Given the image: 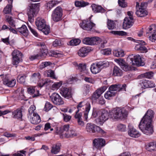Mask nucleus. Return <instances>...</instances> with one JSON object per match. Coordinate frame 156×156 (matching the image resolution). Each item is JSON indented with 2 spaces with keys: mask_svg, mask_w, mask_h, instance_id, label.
I'll return each mask as SVG.
<instances>
[{
  "mask_svg": "<svg viewBox=\"0 0 156 156\" xmlns=\"http://www.w3.org/2000/svg\"><path fill=\"white\" fill-rule=\"evenodd\" d=\"M139 127L142 133L146 135H150L154 132L151 122L141 120L139 124Z\"/></svg>",
  "mask_w": 156,
  "mask_h": 156,
  "instance_id": "nucleus-1",
  "label": "nucleus"
},
{
  "mask_svg": "<svg viewBox=\"0 0 156 156\" xmlns=\"http://www.w3.org/2000/svg\"><path fill=\"white\" fill-rule=\"evenodd\" d=\"M110 115L114 119H122L127 117V112L124 108H117L112 111Z\"/></svg>",
  "mask_w": 156,
  "mask_h": 156,
  "instance_id": "nucleus-2",
  "label": "nucleus"
},
{
  "mask_svg": "<svg viewBox=\"0 0 156 156\" xmlns=\"http://www.w3.org/2000/svg\"><path fill=\"white\" fill-rule=\"evenodd\" d=\"M39 5L38 3L30 4L28 8L27 14L28 20L30 22L34 21V17L36 16L39 10Z\"/></svg>",
  "mask_w": 156,
  "mask_h": 156,
  "instance_id": "nucleus-3",
  "label": "nucleus"
},
{
  "mask_svg": "<svg viewBox=\"0 0 156 156\" xmlns=\"http://www.w3.org/2000/svg\"><path fill=\"white\" fill-rule=\"evenodd\" d=\"M109 65V63L107 61L99 62L92 64L91 66L90 70L93 73L96 74L99 72L102 69L108 66Z\"/></svg>",
  "mask_w": 156,
  "mask_h": 156,
  "instance_id": "nucleus-4",
  "label": "nucleus"
},
{
  "mask_svg": "<svg viewBox=\"0 0 156 156\" xmlns=\"http://www.w3.org/2000/svg\"><path fill=\"white\" fill-rule=\"evenodd\" d=\"M147 4V2H144L142 3L140 5L138 2H136V14L138 16L143 17L148 14V12L146 9Z\"/></svg>",
  "mask_w": 156,
  "mask_h": 156,
  "instance_id": "nucleus-5",
  "label": "nucleus"
},
{
  "mask_svg": "<svg viewBox=\"0 0 156 156\" xmlns=\"http://www.w3.org/2000/svg\"><path fill=\"white\" fill-rule=\"evenodd\" d=\"M77 112L82 110H84L83 111L85 119L87 120L88 118V115L90 109V105L89 103H87L86 104L84 102H80L77 105Z\"/></svg>",
  "mask_w": 156,
  "mask_h": 156,
  "instance_id": "nucleus-6",
  "label": "nucleus"
},
{
  "mask_svg": "<svg viewBox=\"0 0 156 156\" xmlns=\"http://www.w3.org/2000/svg\"><path fill=\"white\" fill-rule=\"evenodd\" d=\"M86 130L87 132L90 133H95L96 132L102 134L105 133L100 127L90 123H87L86 125Z\"/></svg>",
  "mask_w": 156,
  "mask_h": 156,
  "instance_id": "nucleus-7",
  "label": "nucleus"
},
{
  "mask_svg": "<svg viewBox=\"0 0 156 156\" xmlns=\"http://www.w3.org/2000/svg\"><path fill=\"white\" fill-rule=\"evenodd\" d=\"M62 16V9L60 6H58L53 11L51 19L53 21L57 22L61 20Z\"/></svg>",
  "mask_w": 156,
  "mask_h": 156,
  "instance_id": "nucleus-8",
  "label": "nucleus"
},
{
  "mask_svg": "<svg viewBox=\"0 0 156 156\" xmlns=\"http://www.w3.org/2000/svg\"><path fill=\"white\" fill-rule=\"evenodd\" d=\"M12 63L14 65H17L22 61V54L19 51L15 50L12 53Z\"/></svg>",
  "mask_w": 156,
  "mask_h": 156,
  "instance_id": "nucleus-9",
  "label": "nucleus"
},
{
  "mask_svg": "<svg viewBox=\"0 0 156 156\" xmlns=\"http://www.w3.org/2000/svg\"><path fill=\"white\" fill-rule=\"evenodd\" d=\"M69 125H66L61 128L58 133L61 138L64 137L68 138L70 137L73 134L69 133Z\"/></svg>",
  "mask_w": 156,
  "mask_h": 156,
  "instance_id": "nucleus-10",
  "label": "nucleus"
},
{
  "mask_svg": "<svg viewBox=\"0 0 156 156\" xmlns=\"http://www.w3.org/2000/svg\"><path fill=\"white\" fill-rule=\"evenodd\" d=\"M132 65H136L138 66H143L144 63L141 57L137 55L133 56V57L130 58Z\"/></svg>",
  "mask_w": 156,
  "mask_h": 156,
  "instance_id": "nucleus-11",
  "label": "nucleus"
},
{
  "mask_svg": "<svg viewBox=\"0 0 156 156\" xmlns=\"http://www.w3.org/2000/svg\"><path fill=\"white\" fill-rule=\"evenodd\" d=\"M52 101L55 105H61L63 104L64 102L61 96L57 93H54L50 96Z\"/></svg>",
  "mask_w": 156,
  "mask_h": 156,
  "instance_id": "nucleus-12",
  "label": "nucleus"
},
{
  "mask_svg": "<svg viewBox=\"0 0 156 156\" xmlns=\"http://www.w3.org/2000/svg\"><path fill=\"white\" fill-rule=\"evenodd\" d=\"M108 112L106 111H103L102 112L101 115L95 120L97 123L99 125H102L108 119Z\"/></svg>",
  "mask_w": 156,
  "mask_h": 156,
  "instance_id": "nucleus-13",
  "label": "nucleus"
},
{
  "mask_svg": "<svg viewBox=\"0 0 156 156\" xmlns=\"http://www.w3.org/2000/svg\"><path fill=\"white\" fill-rule=\"evenodd\" d=\"M80 26L84 30L90 31L95 26V24L89 20H87L83 21V22L80 24Z\"/></svg>",
  "mask_w": 156,
  "mask_h": 156,
  "instance_id": "nucleus-14",
  "label": "nucleus"
},
{
  "mask_svg": "<svg viewBox=\"0 0 156 156\" xmlns=\"http://www.w3.org/2000/svg\"><path fill=\"white\" fill-rule=\"evenodd\" d=\"M107 87L104 86L97 89L93 94L92 97V100L93 101H96L101 96V94L104 92Z\"/></svg>",
  "mask_w": 156,
  "mask_h": 156,
  "instance_id": "nucleus-15",
  "label": "nucleus"
},
{
  "mask_svg": "<svg viewBox=\"0 0 156 156\" xmlns=\"http://www.w3.org/2000/svg\"><path fill=\"white\" fill-rule=\"evenodd\" d=\"M100 40V38L98 37H86L83 39L82 42L83 44L87 45H94Z\"/></svg>",
  "mask_w": 156,
  "mask_h": 156,
  "instance_id": "nucleus-16",
  "label": "nucleus"
},
{
  "mask_svg": "<svg viewBox=\"0 0 156 156\" xmlns=\"http://www.w3.org/2000/svg\"><path fill=\"white\" fill-rule=\"evenodd\" d=\"M148 29V31L147 32V33L151 34V35L149 36V39L152 42H154L156 40V34H155L156 31V25L155 24L152 25Z\"/></svg>",
  "mask_w": 156,
  "mask_h": 156,
  "instance_id": "nucleus-17",
  "label": "nucleus"
},
{
  "mask_svg": "<svg viewBox=\"0 0 156 156\" xmlns=\"http://www.w3.org/2000/svg\"><path fill=\"white\" fill-rule=\"evenodd\" d=\"M126 87V85L125 84L112 85L109 88V90L114 92L116 91H125Z\"/></svg>",
  "mask_w": 156,
  "mask_h": 156,
  "instance_id": "nucleus-18",
  "label": "nucleus"
},
{
  "mask_svg": "<svg viewBox=\"0 0 156 156\" xmlns=\"http://www.w3.org/2000/svg\"><path fill=\"white\" fill-rule=\"evenodd\" d=\"M128 127V134L130 136L133 137L137 138L140 136V133L133 127L131 124H129Z\"/></svg>",
  "mask_w": 156,
  "mask_h": 156,
  "instance_id": "nucleus-19",
  "label": "nucleus"
},
{
  "mask_svg": "<svg viewBox=\"0 0 156 156\" xmlns=\"http://www.w3.org/2000/svg\"><path fill=\"white\" fill-rule=\"evenodd\" d=\"M114 61L121 66L124 71H127L131 69L130 66L126 63L125 61L122 58L115 59Z\"/></svg>",
  "mask_w": 156,
  "mask_h": 156,
  "instance_id": "nucleus-20",
  "label": "nucleus"
},
{
  "mask_svg": "<svg viewBox=\"0 0 156 156\" xmlns=\"http://www.w3.org/2000/svg\"><path fill=\"white\" fill-rule=\"evenodd\" d=\"M30 122L34 124H37L41 121L40 116L37 113H33L32 115H28Z\"/></svg>",
  "mask_w": 156,
  "mask_h": 156,
  "instance_id": "nucleus-21",
  "label": "nucleus"
},
{
  "mask_svg": "<svg viewBox=\"0 0 156 156\" xmlns=\"http://www.w3.org/2000/svg\"><path fill=\"white\" fill-rule=\"evenodd\" d=\"M105 140L103 139H95L93 141V144L94 148L97 149L101 148L105 145Z\"/></svg>",
  "mask_w": 156,
  "mask_h": 156,
  "instance_id": "nucleus-22",
  "label": "nucleus"
},
{
  "mask_svg": "<svg viewBox=\"0 0 156 156\" xmlns=\"http://www.w3.org/2000/svg\"><path fill=\"white\" fill-rule=\"evenodd\" d=\"M3 83L4 85L9 87H12L16 83V80L15 79L10 80L8 75H6L3 78Z\"/></svg>",
  "mask_w": 156,
  "mask_h": 156,
  "instance_id": "nucleus-23",
  "label": "nucleus"
},
{
  "mask_svg": "<svg viewBox=\"0 0 156 156\" xmlns=\"http://www.w3.org/2000/svg\"><path fill=\"white\" fill-rule=\"evenodd\" d=\"M60 93L65 98L69 99L72 97L71 90L67 87H62L61 89Z\"/></svg>",
  "mask_w": 156,
  "mask_h": 156,
  "instance_id": "nucleus-24",
  "label": "nucleus"
},
{
  "mask_svg": "<svg viewBox=\"0 0 156 156\" xmlns=\"http://www.w3.org/2000/svg\"><path fill=\"white\" fill-rule=\"evenodd\" d=\"M89 47H83L81 48L78 51L77 54L79 56L84 57L87 56L90 51Z\"/></svg>",
  "mask_w": 156,
  "mask_h": 156,
  "instance_id": "nucleus-25",
  "label": "nucleus"
},
{
  "mask_svg": "<svg viewBox=\"0 0 156 156\" xmlns=\"http://www.w3.org/2000/svg\"><path fill=\"white\" fill-rule=\"evenodd\" d=\"M154 113L152 110H148L141 120L147 121V122H152V118L154 117Z\"/></svg>",
  "mask_w": 156,
  "mask_h": 156,
  "instance_id": "nucleus-26",
  "label": "nucleus"
},
{
  "mask_svg": "<svg viewBox=\"0 0 156 156\" xmlns=\"http://www.w3.org/2000/svg\"><path fill=\"white\" fill-rule=\"evenodd\" d=\"M35 23L37 28L39 30H41V29L44 28L46 25L44 20L41 17H38L37 18Z\"/></svg>",
  "mask_w": 156,
  "mask_h": 156,
  "instance_id": "nucleus-27",
  "label": "nucleus"
},
{
  "mask_svg": "<svg viewBox=\"0 0 156 156\" xmlns=\"http://www.w3.org/2000/svg\"><path fill=\"white\" fill-rule=\"evenodd\" d=\"M12 117L14 119L21 120L22 113L21 109L18 108L14 110L12 112Z\"/></svg>",
  "mask_w": 156,
  "mask_h": 156,
  "instance_id": "nucleus-28",
  "label": "nucleus"
},
{
  "mask_svg": "<svg viewBox=\"0 0 156 156\" xmlns=\"http://www.w3.org/2000/svg\"><path fill=\"white\" fill-rule=\"evenodd\" d=\"M133 23V20H130L128 17H126L124 20L123 23V27L124 29H127L130 28Z\"/></svg>",
  "mask_w": 156,
  "mask_h": 156,
  "instance_id": "nucleus-29",
  "label": "nucleus"
},
{
  "mask_svg": "<svg viewBox=\"0 0 156 156\" xmlns=\"http://www.w3.org/2000/svg\"><path fill=\"white\" fill-rule=\"evenodd\" d=\"M17 31L23 35L27 37L29 34V31L27 27L25 25H23L21 27L17 28Z\"/></svg>",
  "mask_w": 156,
  "mask_h": 156,
  "instance_id": "nucleus-30",
  "label": "nucleus"
},
{
  "mask_svg": "<svg viewBox=\"0 0 156 156\" xmlns=\"http://www.w3.org/2000/svg\"><path fill=\"white\" fill-rule=\"evenodd\" d=\"M146 148L147 150L150 152L156 151V141L148 144L146 146Z\"/></svg>",
  "mask_w": 156,
  "mask_h": 156,
  "instance_id": "nucleus-31",
  "label": "nucleus"
},
{
  "mask_svg": "<svg viewBox=\"0 0 156 156\" xmlns=\"http://www.w3.org/2000/svg\"><path fill=\"white\" fill-rule=\"evenodd\" d=\"M91 7L92 10L94 13H103L105 12V9L101 6L93 4L91 5Z\"/></svg>",
  "mask_w": 156,
  "mask_h": 156,
  "instance_id": "nucleus-32",
  "label": "nucleus"
},
{
  "mask_svg": "<svg viewBox=\"0 0 156 156\" xmlns=\"http://www.w3.org/2000/svg\"><path fill=\"white\" fill-rule=\"evenodd\" d=\"M122 75V70L117 66H115L113 69L112 75L115 76H121Z\"/></svg>",
  "mask_w": 156,
  "mask_h": 156,
  "instance_id": "nucleus-33",
  "label": "nucleus"
},
{
  "mask_svg": "<svg viewBox=\"0 0 156 156\" xmlns=\"http://www.w3.org/2000/svg\"><path fill=\"white\" fill-rule=\"evenodd\" d=\"M6 20L12 27H15L16 26V19L9 16H6L5 17Z\"/></svg>",
  "mask_w": 156,
  "mask_h": 156,
  "instance_id": "nucleus-34",
  "label": "nucleus"
},
{
  "mask_svg": "<svg viewBox=\"0 0 156 156\" xmlns=\"http://www.w3.org/2000/svg\"><path fill=\"white\" fill-rule=\"evenodd\" d=\"M41 78V75L39 73H35L31 76L30 80L32 82L36 83Z\"/></svg>",
  "mask_w": 156,
  "mask_h": 156,
  "instance_id": "nucleus-35",
  "label": "nucleus"
},
{
  "mask_svg": "<svg viewBox=\"0 0 156 156\" xmlns=\"http://www.w3.org/2000/svg\"><path fill=\"white\" fill-rule=\"evenodd\" d=\"M113 54L114 56L117 57H122L124 55V51L121 49L114 50Z\"/></svg>",
  "mask_w": 156,
  "mask_h": 156,
  "instance_id": "nucleus-36",
  "label": "nucleus"
},
{
  "mask_svg": "<svg viewBox=\"0 0 156 156\" xmlns=\"http://www.w3.org/2000/svg\"><path fill=\"white\" fill-rule=\"evenodd\" d=\"M75 4L76 7H83L88 5L89 3L83 1H77L75 2Z\"/></svg>",
  "mask_w": 156,
  "mask_h": 156,
  "instance_id": "nucleus-37",
  "label": "nucleus"
},
{
  "mask_svg": "<svg viewBox=\"0 0 156 156\" xmlns=\"http://www.w3.org/2000/svg\"><path fill=\"white\" fill-rule=\"evenodd\" d=\"M60 144H57L53 145L51 151L52 153L56 154H57L60 150Z\"/></svg>",
  "mask_w": 156,
  "mask_h": 156,
  "instance_id": "nucleus-38",
  "label": "nucleus"
},
{
  "mask_svg": "<svg viewBox=\"0 0 156 156\" xmlns=\"http://www.w3.org/2000/svg\"><path fill=\"white\" fill-rule=\"evenodd\" d=\"M116 94V92H112L109 90L105 94L104 96L105 98L110 99L112 97L115 96Z\"/></svg>",
  "mask_w": 156,
  "mask_h": 156,
  "instance_id": "nucleus-39",
  "label": "nucleus"
},
{
  "mask_svg": "<svg viewBox=\"0 0 156 156\" xmlns=\"http://www.w3.org/2000/svg\"><path fill=\"white\" fill-rule=\"evenodd\" d=\"M153 73L151 72H146L144 74H141L140 76V77L141 78H146L151 79L153 77Z\"/></svg>",
  "mask_w": 156,
  "mask_h": 156,
  "instance_id": "nucleus-40",
  "label": "nucleus"
},
{
  "mask_svg": "<svg viewBox=\"0 0 156 156\" xmlns=\"http://www.w3.org/2000/svg\"><path fill=\"white\" fill-rule=\"evenodd\" d=\"M44 75L47 77H50L53 79H56L54 72L51 70H46L44 72Z\"/></svg>",
  "mask_w": 156,
  "mask_h": 156,
  "instance_id": "nucleus-41",
  "label": "nucleus"
},
{
  "mask_svg": "<svg viewBox=\"0 0 156 156\" xmlns=\"http://www.w3.org/2000/svg\"><path fill=\"white\" fill-rule=\"evenodd\" d=\"M59 3V2L57 0L51 1L47 3V7L49 8V9L53 7L58 4Z\"/></svg>",
  "mask_w": 156,
  "mask_h": 156,
  "instance_id": "nucleus-42",
  "label": "nucleus"
},
{
  "mask_svg": "<svg viewBox=\"0 0 156 156\" xmlns=\"http://www.w3.org/2000/svg\"><path fill=\"white\" fill-rule=\"evenodd\" d=\"M12 5L11 4L7 5L4 8L3 12L4 14H9L11 13Z\"/></svg>",
  "mask_w": 156,
  "mask_h": 156,
  "instance_id": "nucleus-43",
  "label": "nucleus"
},
{
  "mask_svg": "<svg viewBox=\"0 0 156 156\" xmlns=\"http://www.w3.org/2000/svg\"><path fill=\"white\" fill-rule=\"evenodd\" d=\"M81 42L80 40L78 39H74L71 40L69 42V44L71 46H76Z\"/></svg>",
  "mask_w": 156,
  "mask_h": 156,
  "instance_id": "nucleus-44",
  "label": "nucleus"
},
{
  "mask_svg": "<svg viewBox=\"0 0 156 156\" xmlns=\"http://www.w3.org/2000/svg\"><path fill=\"white\" fill-rule=\"evenodd\" d=\"M137 41V43L139 44H137L136 45L135 47V49L136 50L140 51L142 45H145L146 43L145 42L142 40H137L136 42Z\"/></svg>",
  "mask_w": 156,
  "mask_h": 156,
  "instance_id": "nucleus-45",
  "label": "nucleus"
},
{
  "mask_svg": "<svg viewBox=\"0 0 156 156\" xmlns=\"http://www.w3.org/2000/svg\"><path fill=\"white\" fill-rule=\"evenodd\" d=\"M111 33L115 35L123 36L126 35L127 33L122 31H111Z\"/></svg>",
  "mask_w": 156,
  "mask_h": 156,
  "instance_id": "nucleus-46",
  "label": "nucleus"
},
{
  "mask_svg": "<svg viewBox=\"0 0 156 156\" xmlns=\"http://www.w3.org/2000/svg\"><path fill=\"white\" fill-rule=\"evenodd\" d=\"M50 55L55 57H61L63 55L58 51H52L50 53Z\"/></svg>",
  "mask_w": 156,
  "mask_h": 156,
  "instance_id": "nucleus-47",
  "label": "nucleus"
},
{
  "mask_svg": "<svg viewBox=\"0 0 156 156\" xmlns=\"http://www.w3.org/2000/svg\"><path fill=\"white\" fill-rule=\"evenodd\" d=\"M62 83L61 82L55 83L51 87V89L55 90L58 89L62 85Z\"/></svg>",
  "mask_w": 156,
  "mask_h": 156,
  "instance_id": "nucleus-48",
  "label": "nucleus"
},
{
  "mask_svg": "<svg viewBox=\"0 0 156 156\" xmlns=\"http://www.w3.org/2000/svg\"><path fill=\"white\" fill-rule=\"evenodd\" d=\"M48 52V50L45 47L41 49L40 53L39 54V57L45 56L47 54Z\"/></svg>",
  "mask_w": 156,
  "mask_h": 156,
  "instance_id": "nucleus-49",
  "label": "nucleus"
},
{
  "mask_svg": "<svg viewBox=\"0 0 156 156\" xmlns=\"http://www.w3.org/2000/svg\"><path fill=\"white\" fill-rule=\"evenodd\" d=\"M108 28L110 30L113 29L115 27V22L111 20H108L107 23Z\"/></svg>",
  "mask_w": 156,
  "mask_h": 156,
  "instance_id": "nucleus-50",
  "label": "nucleus"
},
{
  "mask_svg": "<svg viewBox=\"0 0 156 156\" xmlns=\"http://www.w3.org/2000/svg\"><path fill=\"white\" fill-rule=\"evenodd\" d=\"M140 83L142 87L143 88H146L149 87V86L148 85V80H141L140 81Z\"/></svg>",
  "mask_w": 156,
  "mask_h": 156,
  "instance_id": "nucleus-51",
  "label": "nucleus"
},
{
  "mask_svg": "<svg viewBox=\"0 0 156 156\" xmlns=\"http://www.w3.org/2000/svg\"><path fill=\"white\" fill-rule=\"evenodd\" d=\"M26 77V76L25 75L19 76L17 77V81L20 83H24L25 82Z\"/></svg>",
  "mask_w": 156,
  "mask_h": 156,
  "instance_id": "nucleus-52",
  "label": "nucleus"
},
{
  "mask_svg": "<svg viewBox=\"0 0 156 156\" xmlns=\"http://www.w3.org/2000/svg\"><path fill=\"white\" fill-rule=\"evenodd\" d=\"M45 35L48 34L50 32V29L48 25H46L41 30Z\"/></svg>",
  "mask_w": 156,
  "mask_h": 156,
  "instance_id": "nucleus-53",
  "label": "nucleus"
},
{
  "mask_svg": "<svg viewBox=\"0 0 156 156\" xmlns=\"http://www.w3.org/2000/svg\"><path fill=\"white\" fill-rule=\"evenodd\" d=\"M51 65V63L50 62H42L40 65V68L42 69Z\"/></svg>",
  "mask_w": 156,
  "mask_h": 156,
  "instance_id": "nucleus-54",
  "label": "nucleus"
},
{
  "mask_svg": "<svg viewBox=\"0 0 156 156\" xmlns=\"http://www.w3.org/2000/svg\"><path fill=\"white\" fill-rule=\"evenodd\" d=\"M52 105L49 102H47L46 103L44 110L47 112L50 110L52 107Z\"/></svg>",
  "mask_w": 156,
  "mask_h": 156,
  "instance_id": "nucleus-55",
  "label": "nucleus"
},
{
  "mask_svg": "<svg viewBox=\"0 0 156 156\" xmlns=\"http://www.w3.org/2000/svg\"><path fill=\"white\" fill-rule=\"evenodd\" d=\"M101 53L105 55H108L111 54V50L110 48L104 49L101 50Z\"/></svg>",
  "mask_w": 156,
  "mask_h": 156,
  "instance_id": "nucleus-56",
  "label": "nucleus"
},
{
  "mask_svg": "<svg viewBox=\"0 0 156 156\" xmlns=\"http://www.w3.org/2000/svg\"><path fill=\"white\" fill-rule=\"evenodd\" d=\"M117 128L119 130L121 131H125L126 130V126L122 124H119L117 126Z\"/></svg>",
  "mask_w": 156,
  "mask_h": 156,
  "instance_id": "nucleus-57",
  "label": "nucleus"
},
{
  "mask_svg": "<svg viewBox=\"0 0 156 156\" xmlns=\"http://www.w3.org/2000/svg\"><path fill=\"white\" fill-rule=\"evenodd\" d=\"M35 107L34 105H31L28 109L29 114L28 115H32L33 113H35L34 112V111L35 110Z\"/></svg>",
  "mask_w": 156,
  "mask_h": 156,
  "instance_id": "nucleus-58",
  "label": "nucleus"
},
{
  "mask_svg": "<svg viewBox=\"0 0 156 156\" xmlns=\"http://www.w3.org/2000/svg\"><path fill=\"white\" fill-rule=\"evenodd\" d=\"M119 5L122 7L125 8L127 6V3L125 2V0H118Z\"/></svg>",
  "mask_w": 156,
  "mask_h": 156,
  "instance_id": "nucleus-59",
  "label": "nucleus"
},
{
  "mask_svg": "<svg viewBox=\"0 0 156 156\" xmlns=\"http://www.w3.org/2000/svg\"><path fill=\"white\" fill-rule=\"evenodd\" d=\"M78 69L81 71H84L86 69V65L85 64L80 63L78 65Z\"/></svg>",
  "mask_w": 156,
  "mask_h": 156,
  "instance_id": "nucleus-60",
  "label": "nucleus"
},
{
  "mask_svg": "<svg viewBox=\"0 0 156 156\" xmlns=\"http://www.w3.org/2000/svg\"><path fill=\"white\" fill-rule=\"evenodd\" d=\"M62 115L64 120L66 122H68L71 118V117L70 116L66 114H62Z\"/></svg>",
  "mask_w": 156,
  "mask_h": 156,
  "instance_id": "nucleus-61",
  "label": "nucleus"
},
{
  "mask_svg": "<svg viewBox=\"0 0 156 156\" xmlns=\"http://www.w3.org/2000/svg\"><path fill=\"white\" fill-rule=\"evenodd\" d=\"M84 80L86 82L91 83H95L94 80L90 77H85Z\"/></svg>",
  "mask_w": 156,
  "mask_h": 156,
  "instance_id": "nucleus-62",
  "label": "nucleus"
},
{
  "mask_svg": "<svg viewBox=\"0 0 156 156\" xmlns=\"http://www.w3.org/2000/svg\"><path fill=\"white\" fill-rule=\"evenodd\" d=\"M27 91L29 94H33L35 92L34 87H30L28 88Z\"/></svg>",
  "mask_w": 156,
  "mask_h": 156,
  "instance_id": "nucleus-63",
  "label": "nucleus"
},
{
  "mask_svg": "<svg viewBox=\"0 0 156 156\" xmlns=\"http://www.w3.org/2000/svg\"><path fill=\"white\" fill-rule=\"evenodd\" d=\"M79 112H77V111L76 112V114L75 116V117L76 119H77V120L82 119L81 118L82 116V114L80 112L78 113Z\"/></svg>",
  "mask_w": 156,
  "mask_h": 156,
  "instance_id": "nucleus-64",
  "label": "nucleus"
}]
</instances>
